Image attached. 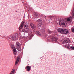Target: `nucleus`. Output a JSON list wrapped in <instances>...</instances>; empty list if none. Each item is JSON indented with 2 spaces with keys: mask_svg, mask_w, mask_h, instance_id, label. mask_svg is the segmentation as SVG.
Masks as SVG:
<instances>
[{
  "mask_svg": "<svg viewBox=\"0 0 74 74\" xmlns=\"http://www.w3.org/2000/svg\"><path fill=\"white\" fill-rule=\"evenodd\" d=\"M24 22L23 21L21 24V25L20 26V27L19 28V34H21V32H26V33H28L30 31V28H29V27L28 25H25V29H23L22 31H21L22 29L23 28V25H24Z\"/></svg>",
  "mask_w": 74,
  "mask_h": 74,
  "instance_id": "nucleus-1",
  "label": "nucleus"
},
{
  "mask_svg": "<svg viewBox=\"0 0 74 74\" xmlns=\"http://www.w3.org/2000/svg\"><path fill=\"white\" fill-rule=\"evenodd\" d=\"M57 30L58 32L62 34H67L69 32L68 29L64 28H58Z\"/></svg>",
  "mask_w": 74,
  "mask_h": 74,
  "instance_id": "nucleus-2",
  "label": "nucleus"
},
{
  "mask_svg": "<svg viewBox=\"0 0 74 74\" xmlns=\"http://www.w3.org/2000/svg\"><path fill=\"white\" fill-rule=\"evenodd\" d=\"M18 34L17 33H15L14 34L13 36H10V38L12 41H16L18 39Z\"/></svg>",
  "mask_w": 74,
  "mask_h": 74,
  "instance_id": "nucleus-3",
  "label": "nucleus"
},
{
  "mask_svg": "<svg viewBox=\"0 0 74 74\" xmlns=\"http://www.w3.org/2000/svg\"><path fill=\"white\" fill-rule=\"evenodd\" d=\"M16 49L19 51H21V45L19 42H17L16 43Z\"/></svg>",
  "mask_w": 74,
  "mask_h": 74,
  "instance_id": "nucleus-4",
  "label": "nucleus"
},
{
  "mask_svg": "<svg viewBox=\"0 0 74 74\" xmlns=\"http://www.w3.org/2000/svg\"><path fill=\"white\" fill-rule=\"evenodd\" d=\"M59 21L60 25L61 26H64V25H65V23L63 20H59Z\"/></svg>",
  "mask_w": 74,
  "mask_h": 74,
  "instance_id": "nucleus-5",
  "label": "nucleus"
},
{
  "mask_svg": "<svg viewBox=\"0 0 74 74\" xmlns=\"http://www.w3.org/2000/svg\"><path fill=\"white\" fill-rule=\"evenodd\" d=\"M36 22H38L39 23V24L38 25V27H41L42 25V22H41V20L39 19L37 20L36 21Z\"/></svg>",
  "mask_w": 74,
  "mask_h": 74,
  "instance_id": "nucleus-6",
  "label": "nucleus"
},
{
  "mask_svg": "<svg viewBox=\"0 0 74 74\" xmlns=\"http://www.w3.org/2000/svg\"><path fill=\"white\" fill-rule=\"evenodd\" d=\"M70 42V40L69 38H67L66 40H65L63 42L64 44H67V43H69Z\"/></svg>",
  "mask_w": 74,
  "mask_h": 74,
  "instance_id": "nucleus-7",
  "label": "nucleus"
},
{
  "mask_svg": "<svg viewBox=\"0 0 74 74\" xmlns=\"http://www.w3.org/2000/svg\"><path fill=\"white\" fill-rule=\"evenodd\" d=\"M30 26L33 29H35V28H36V26H35V25L34 24H33L32 23H30Z\"/></svg>",
  "mask_w": 74,
  "mask_h": 74,
  "instance_id": "nucleus-8",
  "label": "nucleus"
},
{
  "mask_svg": "<svg viewBox=\"0 0 74 74\" xmlns=\"http://www.w3.org/2000/svg\"><path fill=\"white\" fill-rule=\"evenodd\" d=\"M26 67L27 69V71H29L31 70V66H26Z\"/></svg>",
  "mask_w": 74,
  "mask_h": 74,
  "instance_id": "nucleus-9",
  "label": "nucleus"
},
{
  "mask_svg": "<svg viewBox=\"0 0 74 74\" xmlns=\"http://www.w3.org/2000/svg\"><path fill=\"white\" fill-rule=\"evenodd\" d=\"M19 58L18 57L17 58V59L16 60V62L15 63V65H16L18 63V62H19Z\"/></svg>",
  "mask_w": 74,
  "mask_h": 74,
  "instance_id": "nucleus-10",
  "label": "nucleus"
},
{
  "mask_svg": "<svg viewBox=\"0 0 74 74\" xmlns=\"http://www.w3.org/2000/svg\"><path fill=\"white\" fill-rule=\"evenodd\" d=\"M13 50V52L14 55H16L17 53V52L16 51V49H14Z\"/></svg>",
  "mask_w": 74,
  "mask_h": 74,
  "instance_id": "nucleus-11",
  "label": "nucleus"
},
{
  "mask_svg": "<svg viewBox=\"0 0 74 74\" xmlns=\"http://www.w3.org/2000/svg\"><path fill=\"white\" fill-rule=\"evenodd\" d=\"M57 40H58V39L57 38H54L53 40H52V42H57Z\"/></svg>",
  "mask_w": 74,
  "mask_h": 74,
  "instance_id": "nucleus-12",
  "label": "nucleus"
},
{
  "mask_svg": "<svg viewBox=\"0 0 74 74\" xmlns=\"http://www.w3.org/2000/svg\"><path fill=\"white\" fill-rule=\"evenodd\" d=\"M15 73V69H12L10 74H14Z\"/></svg>",
  "mask_w": 74,
  "mask_h": 74,
  "instance_id": "nucleus-13",
  "label": "nucleus"
},
{
  "mask_svg": "<svg viewBox=\"0 0 74 74\" xmlns=\"http://www.w3.org/2000/svg\"><path fill=\"white\" fill-rule=\"evenodd\" d=\"M11 48H12L13 49V50L16 49V48H15V47H14V45H11Z\"/></svg>",
  "mask_w": 74,
  "mask_h": 74,
  "instance_id": "nucleus-14",
  "label": "nucleus"
},
{
  "mask_svg": "<svg viewBox=\"0 0 74 74\" xmlns=\"http://www.w3.org/2000/svg\"><path fill=\"white\" fill-rule=\"evenodd\" d=\"M34 16H35V18H38V16H39V15H38V13H36L35 14Z\"/></svg>",
  "mask_w": 74,
  "mask_h": 74,
  "instance_id": "nucleus-15",
  "label": "nucleus"
},
{
  "mask_svg": "<svg viewBox=\"0 0 74 74\" xmlns=\"http://www.w3.org/2000/svg\"><path fill=\"white\" fill-rule=\"evenodd\" d=\"M37 35H38V36H41V33H40V32L39 31H38L37 32Z\"/></svg>",
  "mask_w": 74,
  "mask_h": 74,
  "instance_id": "nucleus-16",
  "label": "nucleus"
},
{
  "mask_svg": "<svg viewBox=\"0 0 74 74\" xmlns=\"http://www.w3.org/2000/svg\"><path fill=\"white\" fill-rule=\"evenodd\" d=\"M70 49H72V50H74V47L71 46L70 47Z\"/></svg>",
  "mask_w": 74,
  "mask_h": 74,
  "instance_id": "nucleus-17",
  "label": "nucleus"
},
{
  "mask_svg": "<svg viewBox=\"0 0 74 74\" xmlns=\"http://www.w3.org/2000/svg\"><path fill=\"white\" fill-rule=\"evenodd\" d=\"M48 33H49V34H51V33H52V32L50 31V30H48Z\"/></svg>",
  "mask_w": 74,
  "mask_h": 74,
  "instance_id": "nucleus-18",
  "label": "nucleus"
},
{
  "mask_svg": "<svg viewBox=\"0 0 74 74\" xmlns=\"http://www.w3.org/2000/svg\"><path fill=\"white\" fill-rule=\"evenodd\" d=\"M65 47H66V48H69L70 49V47H69V46L66 45L65 46Z\"/></svg>",
  "mask_w": 74,
  "mask_h": 74,
  "instance_id": "nucleus-19",
  "label": "nucleus"
},
{
  "mask_svg": "<svg viewBox=\"0 0 74 74\" xmlns=\"http://www.w3.org/2000/svg\"><path fill=\"white\" fill-rule=\"evenodd\" d=\"M67 21H68V22H69L70 21V18H68L67 19Z\"/></svg>",
  "mask_w": 74,
  "mask_h": 74,
  "instance_id": "nucleus-20",
  "label": "nucleus"
},
{
  "mask_svg": "<svg viewBox=\"0 0 74 74\" xmlns=\"http://www.w3.org/2000/svg\"><path fill=\"white\" fill-rule=\"evenodd\" d=\"M72 32H74V28H73L72 29Z\"/></svg>",
  "mask_w": 74,
  "mask_h": 74,
  "instance_id": "nucleus-21",
  "label": "nucleus"
},
{
  "mask_svg": "<svg viewBox=\"0 0 74 74\" xmlns=\"http://www.w3.org/2000/svg\"><path fill=\"white\" fill-rule=\"evenodd\" d=\"M41 16H42V17H43V16L44 17V16L43 15V14H41Z\"/></svg>",
  "mask_w": 74,
  "mask_h": 74,
  "instance_id": "nucleus-22",
  "label": "nucleus"
},
{
  "mask_svg": "<svg viewBox=\"0 0 74 74\" xmlns=\"http://www.w3.org/2000/svg\"><path fill=\"white\" fill-rule=\"evenodd\" d=\"M21 36H20L19 38L20 40H21L22 39V38H21Z\"/></svg>",
  "mask_w": 74,
  "mask_h": 74,
  "instance_id": "nucleus-23",
  "label": "nucleus"
},
{
  "mask_svg": "<svg viewBox=\"0 0 74 74\" xmlns=\"http://www.w3.org/2000/svg\"><path fill=\"white\" fill-rule=\"evenodd\" d=\"M49 18H51V17H52V16H49Z\"/></svg>",
  "mask_w": 74,
  "mask_h": 74,
  "instance_id": "nucleus-24",
  "label": "nucleus"
},
{
  "mask_svg": "<svg viewBox=\"0 0 74 74\" xmlns=\"http://www.w3.org/2000/svg\"><path fill=\"white\" fill-rule=\"evenodd\" d=\"M45 19L47 18V17H46V16H45Z\"/></svg>",
  "mask_w": 74,
  "mask_h": 74,
  "instance_id": "nucleus-25",
  "label": "nucleus"
}]
</instances>
